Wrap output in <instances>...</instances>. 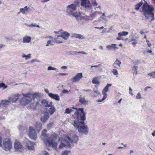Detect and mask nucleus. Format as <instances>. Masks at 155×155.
<instances>
[{"instance_id": "obj_4", "label": "nucleus", "mask_w": 155, "mask_h": 155, "mask_svg": "<svg viewBox=\"0 0 155 155\" xmlns=\"http://www.w3.org/2000/svg\"><path fill=\"white\" fill-rule=\"evenodd\" d=\"M76 9V6L74 4H71L67 6L66 8V12L68 15L71 17H74L77 20L81 19V16L79 12H75Z\"/></svg>"}, {"instance_id": "obj_42", "label": "nucleus", "mask_w": 155, "mask_h": 155, "mask_svg": "<svg viewBox=\"0 0 155 155\" xmlns=\"http://www.w3.org/2000/svg\"><path fill=\"white\" fill-rule=\"evenodd\" d=\"M53 123H49L47 125V128L49 129L53 126Z\"/></svg>"}, {"instance_id": "obj_53", "label": "nucleus", "mask_w": 155, "mask_h": 155, "mask_svg": "<svg viewBox=\"0 0 155 155\" xmlns=\"http://www.w3.org/2000/svg\"><path fill=\"white\" fill-rule=\"evenodd\" d=\"M146 42H147V45L149 47H150L151 45V44L150 42L148 40H146Z\"/></svg>"}, {"instance_id": "obj_7", "label": "nucleus", "mask_w": 155, "mask_h": 155, "mask_svg": "<svg viewBox=\"0 0 155 155\" xmlns=\"http://www.w3.org/2000/svg\"><path fill=\"white\" fill-rule=\"evenodd\" d=\"M81 5L85 9H92V5L89 0H81Z\"/></svg>"}, {"instance_id": "obj_20", "label": "nucleus", "mask_w": 155, "mask_h": 155, "mask_svg": "<svg viewBox=\"0 0 155 155\" xmlns=\"http://www.w3.org/2000/svg\"><path fill=\"white\" fill-rule=\"evenodd\" d=\"M79 102L83 104H85L87 103L88 101H86L84 97H82L81 95H80L79 97Z\"/></svg>"}, {"instance_id": "obj_52", "label": "nucleus", "mask_w": 155, "mask_h": 155, "mask_svg": "<svg viewBox=\"0 0 155 155\" xmlns=\"http://www.w3.org/2000/svg\"><path fill=\"white\" fill-rule=\"evenodd\" d=\"M100 12H97V11H95V12L93 14H91L90 15L91 16H95V15H96V13H100Z\"/></svg>"}, {"instance_id": "obj_19", "label": "nucleus", "mask_w": 155, "mask_h": 155, "mask_svg": "<svg viewBox=\"0 0 155 155\" xmlns=\"http://www.w3.org/2000/svg\"><path fill=\"white\" fill-rule=\"evenodd\" d=\"M47 132V130L45 129L43 130L41 132V138L43 140L48 136L46 133Z\"/></svg>"}, {"instance_id": "obj_21", "label": "nucleus", "mask_w": 155, "mask_h": 155, "mask_svg": "<svg viewBox=\"0 0 155 155\" xmlns=\"http://www.w3.org/2000/svg\"><path fill=\"white\" fill-rule=\"evenodd\" d=\"M28 95L30 99H31V101L32 100H34L35 98H37L38 97L37 95L36 94H31L28 93Z\"/></svg>"}, {"instance_id": "obj_61", "label": "nucleus", "mask_w": 155, "mask_h": 155, "mask_svg": "<svg viewBox=\"0 0 155 155\" xmlns=\"http://www.w3.org/2000/svg\"><path fill=\"white\" fill-rule=\"evenodd\" d=\"M151 147H150V148L153 151L155 152V149L153 147V146H151Z\"/></svg>"}, {"instance_id": "obj_30", "label": "nucleus", "mask_w": 155, "mask_h": 155, "mask_svg": "<svg viewBox=\"0 0 155 155\" xmlns=\"http://www.w3.org/2000/svg\"><path fill=\"white\" fill-rule=\"evenodd\" d=\"M143 4V2H141L137 4L135 6V9L137 10H138Z\"/></svg>"}, {"instance_id": "obj_10", "label": "nucleus", "mask_w": 155, "mask_h": 155, "mask_svg": "<svg viewBox=\"0 0 155 155\" xmlns=\"http://www.w3.org/2000/svg\"><path fill=\"white\" fill-rule=\"evenodd\" d=\"M19 96V94H13L11 96L8 98V100H9L10 102H12L13 103L15 102L18 99Z\"/></svg>"}, {"instance_id": "obj_48", "label": "nucleus", "mask_w": 155, "mask_h": 155, "mask_svg": "<svg viewBox=\"0 0 155 155\" xmlns=\"http://www.w3.org/2000/svg\"><path fill=\"white\" fill-rule=\"evenodd\" d=\"M136 98L137 99H140L141 98V95L140 93H138L136 96Z\"/></svg>"}, {"instance_id": "obj_15", "label": "nucleus", "mask_w": 155, "mask_h": 155, "mask_svg": "<svg viewBox=\"0 0 155 155\" xmlns=\"http://www.w3.org/2000/svg\"><path fill=\"white\" fill-rule=\"evenodd\" d=\"M31 38L30 36L25 35L23 38V43H28L31 41Z\"/></svg>"}, {"instance_id": "obj_9", "label": "nucleus", "mask_w": 155, "mask_h": 155, "mask_svg": "<svg viewBox=\"0 0 155 155\" xmlns=\"http://www.w3.org/2000/svg\"><path fill=\"white\" fill-rule=\"evenodd\" d=\"M49 117V114L48 112H45L42 114L41 118V120L43 123L45 122Z\"/></svg>"}, {"instance_id": "obj_62", "label": "nucleus", "mask_w": 155, "mask_h": 155, "mask_svg": "<svg viewBox=\"0 0 155 155\" xmlns=\"http://www.w3.org/2000/svg\"><path fill=\"white\" fill-rule=\"evenodd\" d=\"M5 46V45H3V44H0V48H2Z\"/></svg>"}, {"instance_id": "obj_34", "label": "nucleus", "mask_w": 155, "mask_h": 155, "mask_svg": "<svg viewBox=\"0 0 155 155\" xmlns=\"http://www.w3.org/2000/svg\"><path fill=\"white\" fill-rule=\"evenodd\" d=\"M36 24H31L30 25H28L27 24H26V25L28 27H36L38 28H39V26L38 25H36Z\"/></svg>"}, {"instance_id": "obj_24", "label": "nucleus", "mask_w": 155, "mask_h": 155, "mask_svg": "<svg viewBox=\"0 0 155 155\" xmlns=\"http://www.w3.org/2000/svg\"><path fill=\"white\" fill-rule=\"evenodd\" d=\"M50 107V108L49 110V112L50 114L52 115L54 112L55 108L53 106H52V104Z\"/></svg>"}, {"instance_id": "obj_8", "label": "nucleus", "mask_w": 155, "mask_h": 155, "mask_svg": "<svg viewBox=\"0 0 155 155\" xmlns=\"http://www.w3.org/2000/svg\"><path fill=\"white\" fill-rule=\"evenodd\" d=\"M83 77L82 73L77 74L76 75L71 78V81L73 82H76L79 81Z\"/></svg>"}, {"instance_id": "obj_5", "label": "nucleus", "mask_w": 155, "mask_h": 155, "mask_svg": "<svg viewBox=\"0 0 155 155\" xmlns=\"http://www.w3.org/2000/svg\"><path fill=\"white\" fill-rule=\"evenodd\" d=\"M23 96L21 101L20 103L21 105H25L28 104L31 101V99L30 98L28 94H22Z\"/></svg>"}, {"instance_id": "obj_41", "label": "nucleus", "mask_w": 155, "mask_h": 155, "mask_svg": "<svg viewBox=\"0 0 155 155\" xmlns=\"http://www.w3.org/2000/svg\"><path fill=\"white\" fill-rule=\"evenodd\" d=\"M148 75L150 76L153 78H155V70L154 71L148 74Z\"/></svg>"}, {"instance_id": "obj_29", "label": "nucleus", "mask_w": 155, "mask_h": 155, "mask_svg": "<svg viewBox=\"0 0 155 155\" xmlns=\"http://www.w3.org/2000/svg\"><path fill=\"white\" fill-rule=\"evenodd\" d=\"M22 57L23 58H25L26 60L29 59L31 58V54H28L27 55H26L24 54L22 55Z\"/></svg>"}, {"instance_id": "obj_54", "label": "nucleus", "mask_w": 155, "mask_h": 155, "mask_svg": "<svg viewBox=\"0 0 155 155\" xmlns=\"http://www.w3.org/2000/svg\"><path fill=\"white\" fill-rule=\"evenodd\" d=\"M35 62H40V61L37 60V59H35V60H32L31 61V63H33Z\"/></svg>"}, {"instance_id": "obj_47", "label": "nucleus", "mask_w": 155, "mask_h": 155, "mask_svg": "<svg viewBox=\"0 0 155 155\" xmlns=\"http://www.w3.org/2000/svg\"><path fill=\"white\" fill-rule=\"evenodd\" d=\"M2 87L5 88L7 87V86H5V84L3 83H0V88Z\"/></svg>"}, {"instance_id": "obj_6", "label": "nucleus", "mask_w": 155, "mask_h": 155, "mask_svg": "<svg viewBox=\"0 0 155 155\" xmlns=\"http://www.w3.org/2000/svg\"><path fill=\"white\" fill-rule=\"evenodd\" d=\"M28 135L31 139L35 140L37 134L34 127L32 126H31L29 128V132Z\"/></svg>"}, {"instance_id": "obj_1", "label": "nucleus", "mask_w": 155, "mask_h": 155, "mask_svg": "<svg viewBox=\"0 0 155 155\" xmlns=\"http://www.w3.org/2000/svg\"><path fill=\"white\" fill-rule=\"evenodd\" d=\"M68 140L62 138H60L57 134L54 133L48 136L43 140L44 143L48 145H70L69 142L71 143H76L78 140V136L74 133H71L69 136L66 138Z\"/></svg>"}, {"instance_id": "obj_43", "label": "nucleus", "mask_w": 155, "mask_h": 155, "mask_svg": "<svg viewBox=\"0 0 155 155\" xmlns=\"http://www.w3.org/2000/svg\"><path fill=\"white\" fill-rule=\"evenodd\" d=\"M21 144L20 142L17 140H15L14 145H21Z\"/></svg>"}, {"instance_id": "obj_58", "label": "nucleus", "mask_w": 155, "mask_h": 155, "mask_svg": "<svg viewBox=\"0 0 155 155\" xmlns=\"http://www.w3.org/2000/svg\"><path fill=\"white\" fill-rule=\"evenodd\" d=\"M94 91V92L96 93V94L97 95L100 94L99 92L97 91Z\"/></svg>"}, {"instance_id": "obj_25", "label": "nucleus", "mask_w": 155, "mask_h": 155, "mask_svg": "<svg viewBox=\"0 0 155 155\" xmlns=\"http://www.w3.org/2000/svg\"><path fill=\"white\" fill-rule=\"evenodd\" d=\"M2 148L6 151H10L12 147V146H2Z\"/></svg>"}, {"instance_id": "obj_28", "label": "nucleus", "mask_w": 155, "mask_h": 155, "mask_svg": "<svg viewBox=\"0 0 155 155\" xmlns=\"http://www.w3.org/2000/svg\"><path fill=\"white\" fill-rule=\"evenodd\" d=\"M116 44H112L110 45H108L106 46V48H107L108 50H111L112 48H116L115 47Z\"/></svg>"}, {"instance_id": "obj_59", "label": "nucleus", "mask_w": 155, "mask_h": 155, "mask_svg": "<svg viewBox=\"0 0 155 155\" xmlns=\"http://www.w3.org/2000/svg\"><path fill=\"white\" fill-rule=\"evenodd\" d=\"M95 28L97 29H103V28H104V27L102 26L100 28L98 27H95Z\"/></svg>"}, {"instance_id": "obj_51", "label": "nucleus", "mask_w": 155, "mask_h": 155, "mask_svg": "<svg viewBox=\"0 0 155 155\" xmlns=\"http://www.w3.org/2000/svg\"><path fill=\"white\" fill-rule=\"evenodd\" d=\"M67 73H59L58 74V75H60L61 76L66 75H67Z\"/></svg>"}, {"instance_id": "obj_27", "label": "nucleus", "mask_w": 155, "mask_h": 155, "mask_svg": "<svg viewBox=\"0 0 155 155\" xmlns=\"http://www.w3.org/2000/svg\"><path fill=\"white\" fill-rule=\"evenodd\" d=\"M112 84H107V85L105 87L103 90L102 92H106L108 91V88L109 87L111 86Z\"/></svg>"}, {"instance_id": "obj_3", "label": "nucleus", "mask_w": 155, "mask_h": 155, "mask_svg": "<svg viewBox=\"0 0 155 155\" xmlns=\"http://www.w3.org/2000/svg\"><path fill=\"white\" fill-rule=\"evenodd\" d=\"M142 6V11L143 12V15L147 19H150L151 21L154 19V13L153 12V8L152 5H148L147 2Z\"/></svg>"}, {"instance_id": "obj_55", "label": "nucleus", "mask_w": 155, "mask_h": 155, "mask_svg": "<svg viewBox=\"0 0 155 155\" xmlns=\"http://www.w3.org/2000/svg\"><path fill=\"white\" fill-rule=\"evenodd\" d=\"M41 155H48V154L47 152L44 151Z\"/></svg>"}, {"instance_id": "obj_45", "label": "nucleus", "mask_w": 155, "mask_h": 155, "mask_svg": "<svg viewBox=\"0 0 155 155\" xmlns=\"http://www.w3.org/2000/svg\"><path fill=\"white\" fill-rule=\"evenodd\" d=\"M102 94L104 95V97L102 98V100H104L107 97V94L105 92H102Z\"/></svg>"}, {"instance_id": "obj_23", "label": "nucleus", "mask_w": 155, "mask_h": 155, "mask_svg": "<svg viewBox=\"0 0 155 155\" xmlns=\"http://www.w3.org/2000/svg\"><path fill=\"white\" fill-rule=\"evenodd\" d=\"M121 64V62L120 61H119L118 60V59L117 58L116 59V60L114 62L113 64V66L114 68H116V67L115 66V65H117L119 67H120V65Z\"/></svg>"}, {"instance_id": "obj_26", "label": "nucleus", "mask_w": 155, "mask_h": 155, "mask_svg": "<svg viewBox=\"0 0 155 155\" xmlns=\"http://www.w3.org/2000/svg\"><path fill=\"white\" fill-rule=\"evenodd\" d=\"M79 53L83 54H87L86 53L83 51H72L71 52V54L72 55H77V53Z\"/></svg>"}, {"instance_id": "obj_63", "label": "nucleus", "mask_w": 155, "mask_h": 155, "mask_svg": "<svg viewBox=\"0 0 155 155\" xmlns=\"http://www.w3.org/2000/svg\"><path fill=\"white\" fill-rule=\"evenodd\" d=\"M67 68V67L66 66H62L61 68L62 69H66Z\"/></svg>"}, {"instance_id": "obj_33", "label": "nucleus", "mask_w": 155, "mask_h": 155, "mask_svg": "<svg viewBox=\"0 0 155 155\" xmlns=\"http://www.w3.org/2000/svg\"><path fill=\"white\" fill-rule=\"evenodd\" d=\"M27 6L25 7V8H21L20 9V12H21V13L23 14H25L27 11V9H26L25 8Z\"/></svg>"}, {"instance_id": "obj_36", "label": "nucleus", "mask_w": 155, "mask_h": 155, "mask_svg": "<svg viewBox=\"0 0 155 155\" xmlns=\"http://www.w3.org/2000/svg\"><path fill=\"white\" fill-rule=\"evenodd\" d=\"M70 152V150H64L62 152L61 155H68Z\"/></svg>"}, {"instance_id": "obj_35", "label": "nucleus", "mask_w": 155, "mask_h": 155, "mask_svg": "<svg viewBox=\"0 0 155 155\" xmlns=\"http://www.w3.org/2000/svg\"><path fill=\"white\" fill-rule=\"evenodd\" d=\"M26 148L29 150H35L34 146H26Z\"/></svg>"}, {"instance_id": "obj_12", "label": "nucleus", "mask_w": 155, "mask_h": 155, "mask_svg": "<svg viewBox=\"0 0 155 155\" xmlns=\"http://www.w3.org/2000/svg\"><path fill=\"white\" fill-rule=\"evenodd\" d=\"M35 129L39 133L42 129V125L41 123L40 122H36L35 125Z\"/></svg>"}, {"instance_id": "obj_57", "label": "nucleus", "mask_w": 155, "mask_h": 155, "mask_svg": "<svg viewBox=\"0 0 155 155\" xmlns=\"http://www.w3.org/2000/svg\"><path fill=\"white\" fill-rule=\"evenodd\" d=\"M137 42H132V44L134 45V46H135L137 44Z\"/></svg>"}, {"instance_id": "obj_64", "label": "nucleus", "mask_w": 155, "mask_h": 155, "mask_svg": "<svg viewBox=\"0 0 155 155\" xmlns=\"http://www.w3.org/2000/svg\"><path fill=\"white\" fill-rule=\"evenodd\" d=\"M147 51V52H149V53H151L152 52V51L151 50H148Z\"/></svg>"}, {"instance_id": "obj_22", "label": "nucleus", "mask_w": 155, "mask_h": 155, "mask_svg": "<svg viewBox=\"0 0 155 155\" xmlns=\"http://www.w3.org/2000/svg\"><path fill=\"white\" fill-rule=\"evenodd\" d=\"M10 102L9 100H5L2 101L1 104L4 106L9 105L10 103Z\"/></svg>"}, {"instance_id": "obj_50", "label": "nucleus", "mask_w": 155, "mask_h": 155, "mask_svg": "<svg viewBox=\"0 0 155 155\" xmlns=\"http://www.w3.org/2000/svg\"><path fill=\"white\" fill-rule=\"evenodd\" d=\"M51 41L50 40H48L47 41V44L46 45V46H48L50 44L51 45H52V44H51Z\"/></svg>"}, {"instance_id": "obj_39", "label": "nucleus", "mask_w": 155, "mask_h": 155, "mask_svg": "<svg viewBox=\"0 0 155 155\" xmlns=\"http://www.w3.org/2000/svg\"><path fill=\"white\" fill-rule=\"evenodd\" d=\"M92 3V5L93 6H97L98 5V3L96 1V0H91Z\"/></svg>"}, {"instance_id": "obj_60", "label": "nucleus", "mask_w": 155, "mask_h": 155, "mask_svg": "<svg viewBox=\"0 0 155 155\" xmlns=\"http://www.w3.org/2000/svg\"><path fill=\"white\" fill-rule=\"evenodd\" d=\"M152 135L153 137L155 136V130L153 131V132L152 133Z\"/></svg>"}, {"instance_id": "obj_44", "label": "nucleus", "mask_w": 155, "mask_h": 155, "mask_svg": "<svg viewBox=\"0 0 155 155\" xmlns=\"http://www.w3.org/2000/svg\"><path fill=\"white\" fill-rule=\"evenodd\" d=\"M68 91L67 90H64L63 91H62L61 92V95L62 96V94H68Z\"/></svg>"}, {"instance_id": "obj_40", "label": "nucleus", "mask_w": 155, "mask_h": 155, "mask_svg": "<svg viewBox=\"0 0 155 155\" xmlns=\"http://www.w3.org/2000/svg\"><path fill=\"white\" fill-rule=\"evenodd\" d=\"M111 71L114 75H116L118 74L117 70L116 69H113Z\"/></svg>"}, {"instance_id": "obj_56", "label": "nucleus", "mask_w": 155, "mask_h": 155, "mask_svg": "<svg viewBox=\"0 0 155 155\" xmlns=\"http://www.w3.org/2000/svg\"><path fill=\"white\" fill-rule=\"evenodd\" d=\"M117 40H120L122 39V38L120 36H118L116 39Z\"/></svg>"}, {"instance_id": "obj_14", "label": "nucleus", "mask_w": 155, "mask_h": 155, "mask_svg": "<svg viewBox=\"0 0 155 155\" xmlns=\"http://www.w3.org/2000/svg\"><path fill=\"white\" fill-rule=\"evenodd\" d=\"M49 96L51 98L54 99L56 101H59L60 98L59 95L58 94H53L51 93L48 94Z\"/></svg>"}, {"instance_id": "obj_11", "label": "nucleus", "mask_w": 155, "mask_h": 155, "mask_svg": "<svg viewBox=\"0 0 155 155\" xmlns=\"http://www.w3.org/2000/svg\"><path fill=\"white\" fill-rule=\"evenodd\" d=\"M41 103L43 106L49 107L51 106L52 102L51 101L49 103V102L47 100L45 99H43L41 101Z\"/></svg>"}, {"instance_id": "obj_18", "label": "nucleus", "mask_w": 155, "mask_h": 155, "mask_svg": "<svg viewBox=\"0 0 155 155\" xmlns=\"http://www.w3.org/2000/svg\"><path fill=\"white\" fill-rule=\"evenodd\" d=\"M71 37L73 38H78L79 39H84V38L82 35L77 34H72Z\"/></svg>"}, {"instance_id": "obj_38", "label": "nucleus", "mask_w": 155, "mask_h": 155, "mask_svg": "<svg viewBox=\"0 0 155 155\" xmlns=\"http://www.w3.org/2000/svg\"><path fill=\"white\" fill-rule=\"evenodd\" d=\"M101 65L100 64H99L97 65H94V66H91V68L90 69L92 70V71H94V69L93 68H98L101 67Z\"/></svg>"}, {"instance_id": "obj_32", "label": "nucleus", "mask_w": 155, "mask_h": 155, "mask_svg": "<svg viewBox=\"0 0 155 155\" xmlns=\"http://www.w3.org/2000/svg\"><path fill=\"white\" fill-rule=\"evenodd\" d=\"M92 83L94 84H98L99 83V81L98 80L97 78L95 77L93 78Z\"/></svg>"}, {"instance_id": "obj_49", "label": "nucleus", "mask_w": 155, "mask_h": 155, "mask_svg": "<svg viewBox=\"0 0 155 155\" xmlns=\"http://www.w3.org/2000/svg\"><path fill=\"white\" fill-rule=\"evenodd\" d=\"M51 147V149H53L54 150H55L56 151H58V150H57V146H49Z\"/></svg>"}, {"instance_id": "obj_16", "label": "nucleus", "mask_w": 155, "mask_h": 155, "mask_svg": "<svg viewBox=\"0 0 155 155\" xmlns=\"http://www.w3.org/2000/svg\"><path fill=\"white\" fill-rule=\"evenodd\" d=\"M15 151L18 152H22L24 150L23 146H14Z\"/></svg>"}, {"instance_id": "obj_37", "label": "nucleus", "mask_w": 155, "mask_h": 155, "mask_svg": "<svg viewBox=\"0 0 155 155\" xmlns=\"http://www.w3.org/2000/svg\"><path fill=\"white\" fill-rule=\"evenodd\" d=\"M73 110L71 109H70L69 108H66L65 109V111L64 112L65 114H70L71 113Z\"/></svg>"}, {"instance_id": "obj_46", "label": "nucleus", "mask_w": 155, "mask_h": 155, "mask_svg": "<svg viewBox=\"0 0 155 155\" xmlns=\"http://www.w3.org/2000/svg\"><path fill=\"white\" fill-rule=\"evenodd\" d=\"M48 70H57V69L55 68H54V67H52L51 66H50L48 67Z\"/></svg>"}, {"instance_id": "obj_31", "label": "nucleus", "mask_w": 155, "mask_h": 155, "mask_svg": "<svg viewBox=\"0 0 155 155\" xmlns=\"http://www.w3.org/2000/svg\"><path fill=\"white\" fill-rule=\"evenodd\" d=\"M128 33L127 32L124 31L119 33L118 35L119 36H126L128 35Z\"/></svg>"}, {"instance_id": "obj_2", "label": "nucleus", "mask_w": 155, "mask_h": 155, "mask_svg": "<svg viewBox=\"0 0 155 155\" xmlns=\"http://www.w3.org/2000/svg\"><path fill=\"white\" fill-rule=\"evenodd\" d=\"M77 110L81 112L80 116L78 115L79 112L77 111L74 113V115L76 116L77 118L74 120H70V123L72 124L74 128L79 133L87 134L88 133V128L87 126H85L84 121L86 119L85 115L83 108H79Z\"/></svg>"}, {"instance_id": "obj_17", "label": "nucleus", "mask_w": 155, "mask_h": 155, "mask_svg": "<svg viewBox=\"0 0 155 155\" xmlns=\"http://www.w3.org/2000/svg\"><path fill=\"white\" fill-rule=\"evenodd\" d=\"M4 145H11L12 144L10 139L9 138L5 139L3 142Z\"/></svg>"}, {"instance_id": "obj_13", "label": "nucleus", "mask_w": 155, "mask_h": 155, "mask_svg": "<svg viewBox=\"0 0 155 155\" xmlns=\"http://www.w3.org/2000/svg\"><path fill=\"white\" fill-rule=\"evenodd\" d=\"M69 36L70 34L68 32L66 31H64L62 33L60 36L58 35V37H61L64 40H66L68 39Z\"/></svg>"}]
</instances>
